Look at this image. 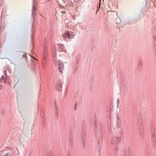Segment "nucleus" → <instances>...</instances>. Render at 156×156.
<instances>
[{
	"label": "nucleus",
	"mask_w": 156,
	"mask_h": 156,
	"mask_svg": "<svg viewBox=\"0 0 156 156\" xmlns=\"http://www.w3.org/2000/svg\"><path fill=\"white\" fill-rule=\"evenodd\" d=\"M63 37L65 38H69V33L68 31H66L63 34Z\"/></svg>",
	"instance_id": "20e7f679"
},
{
	"label": "nucleus",
	"mask_w": 156,
	"mask_h": 156,
	"mask_svg": "<svg viewBox=\"0 0 156 156\" xmlns=\"http://www.w3.org/2000/svg\"><path fill=\"white\" fill-rule=\"evenodd\" d=\"M120 125H118L117 126V127L118 128H119V127H120Z\"/></svg>",
	"instance_id": "f8f14e48"
},
{
	"label": "nucleus",
	"mask_w": 156,
	"mask_h": 156,
	"mask_svg": "<svg viewBox=\"0 0 156 156\" xmlns=\"http://www.w3.org/2000/svg\"><path fill=\"white\" fill-rule=\"evenodd\" d=\"M0 156H8L7 155V154H5V155H0Z\"/></svg>",
	"instance_id": "9b49d317"
},
{
	"label": "nucleus",
	"mask_w": 156,
	"mask_h": 156,
	"mask_svg": "<svg viewBox=\"0 0 156 156\" xmlns=\"http://www.w3.org/2000/svg\"><path fill=\"white\" fill-rule=\"evenodd\" d=\"M121 139L119 137L117 136H113L112 137L111 144L114 146H116L120 142Z\"/></svg>",
	"instance_id": "f257e3e1"
},
{
	"label": "nucleus",
	"mask_w": 156,
	"mask_h": 156,
	"mask_svg": "<svg viewBox=\"0 0 156 156\" xmlns=\"http://www.w3.org/2000/svg\"><path fill=\"white\" fill-rule=\"evenodd\" d=\"M47 51V48L45 47V48L44 49V51H43V55H44V57H45V56Z\"/></svg>",
	"instance_id": "423d86ee"
},
{
	"label": "nucleus",
	"mask_w": 156,
	"mask_h": 156,
	"mask_svg": "<svg viewBox=\"0 0 156 156\" xmlns=\"http://www.w3.org/2000/svg\"><path fill=\"white\" fill-rule=\"evenodd\" d=\"M4 76H2L1 78V80H4Z\"/></svg>",
	"instance_id": "9d476101"
},
{
	"label": "nucleus",
	"mask_w": 156,
	"mask_h": 156,
	"mask_svg": "<svg viewBox=\"0 0 156 156\" xmlns=\"http://www.w3.org/2000/svg\"><path fill=\"white\" fill-rule=\"evenodd\" d=\"M59 48H60L61 50H62V49L64 48V46L62 45H60L59 46Z\"/></svg>",
	"instance_id": "6e6552de"
},
{
	"label": "nucleus",
	"mask_w": 156,
	"mask_h": 156,
	"mask_svg": "<svg viewBox=\"0 0 156 156\" xmlns=\"http://www.w3.org/2000/svg\"><path fill=\"white\" fill-rule=\"evenodd\" d=\"M74 35H73V34H70L69 33V38H73V37H74Z\"/></svg>",
	"instance_id": "0eeeda50"
},
{
	"label": "nucleus",
	"mask_w": 156,
	"mask_h": 156,
	"mask_svg": "<svg viewBox=\"0 0 156 156\" xmlns=\"http://www.w3.org/2000/svg\"><path fill=\"white\" fill-rule=\"evenodd\" d=\"M58 63V70L59 72L62 73V70L64 69V65L62 62L59 60L57 61V64Z\"/></svg>",
	"instance_id": "f03ea898"
},
{
	"label": "nucleus",
	"mask_w": 156,
	"mask_h": 156,
	"mask_svg": "<svg viewBox=\"0 0 156 156\" xmlns=\"http://www.w3.org/2000/svg\"><path fill=\"white\" fill-rule=\"evenodd\" d=\"M2 85H0V89L2 88Z\"/></svg>",
	"instance_id": "ddd939ff"
},
{
	"label": "nucleus",
	"mask_w": 156,
	"mask_h": 156,
	"mask_svg": "<svg viewBox=\"0 0 156 156\" xmlns=\"http://www.w3.org/2000/svg\"><path fill=\"white\" fill-rule=\"evenodd\" d=\"M61 13H65V12H61Z\"/></svg>",
	"instance_id": "4468645a"
},
{
	"label": "nucleus",
	"mask_w": 156,
	"mask_h": 156,
	"mask_svg": "<svg viewBox=\"0 0 156 156\" xmlns=\"http://www.w3.org/2000/svg\"><path fill=\"white\" fill-rule=\"evenodd\" d=\"M56 52H55V50H54L53 51V61L54 64L55 65H57V60L56 59Z\"/></svg>",
	"instance_id": "7ed1b4c3"
},
{
	"label": "nucleus",
	"mask_w": 156,
	"mask_h": 156,
	"mask_svg": "<svg viewBox=\"0 0 156 156\" xmlns=\"http://www.w3.org/2000/svg\"><path fill=\"white\" fill-rule=\"evenodd\" d=\"M4 82L5 83H7L9 85L11 84V82L9 81V79L8 78H6L4 80Z\"/></svg>",
	"instance_id": "39448f33"
},
{
	"label": "nucleus",
	"mask_w": 156,
	"mask_h": 156,
	"mask_svg": "<svg viewBox=\"0 0 156 156\" xmlns=\"http://www.w3.org/2000/svg\"><path fill=\"white\" fill-rule=\"evenodd\" d=\"M7 71V70H5L4 71V73L5 75L6 76H7V75L6 74V72Z\"/></svg>",
	"instance_id": "1a4fd4ad"
}]
</instances>
